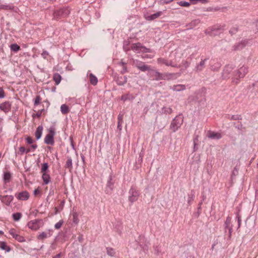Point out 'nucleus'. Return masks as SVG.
Returning a JSON list of instances; mask_svg holds the SVG:
<instances>
[{
    "instance_id": "nucleus-1",
    "label": "nucleus",
    "mask_w": 258,
    "mask_h": 258,
    "mask_svg": "<svg viewBox=\"0 0 258 258\" xmlns=\"http://www.w3.org/2000/svg\"><path fill=\"white\" fill-rule=\"evenodd\" d=\"M248 73V68L243 66L239 69H235V66L232 64L225 65L221 73V78L223 80L231 79L232 82L238 84L241 78H244Z\"/></svg>"
},
{
    "instance_id": "nucleus-2",
    "label": "nucleus",
    "mask_w": 258,
    "mask_h": 258,
    "mask_svg": "<svg viewBox=\"0 0 258 258\" xmlns=\"http://www.w3.org/2000/svg\"><path fill=\"white\" fill-rule=\"evenodd\" d=\"M225 26V24H217L207 28L205 33L210 36H216L223 33Z\"/></svg>"
},
{
    "instance_id": "nucleus-3",
    "label": "nucleus",
    "mask_w": 258,
    "mask_h": 258,
    "mask_svg": "<svg viewBox=\"0 0 258 258\" xmlns=\"http://www.w3.org/2000/svg\"><path fill=\"white\" fill-rule=\"evenodd\" d=\"M183 121V117L182 114L176 115L171 122L170 129L173 132H176L182 124Z\"/></svg>"
},
{
    "instance_id": "nucleus-4",
    "label": "nucleus",
    "mask_w": 258,
    "mask_h": 258,
    "mask_svg": "<svg viewBox=\"0 0 258 258\" xmlns=\"http://www.w3.org/2000/svg\"><path fill=\"white\" fill-rule=\"evenodd\" d=\"M70 14V10L68 7H63L54 11L53 13L54 18L59 20L68 17Z\"/></svg>"
},
{
    "instance_id": "nucleus-5",
    "label": "nucleus",
    "mask_w": 258,
    "mask_h": 258,
    "mask_svg": "<svg viewBox=\"0 0 258 258\" xmlns=\"http://www.w3.org/2000/svg\"><path fill=\"white\" fill-rule=\"evenodd\" d=\"M115 181V176H114L111 172L108 177L106 184L105 189V192L106 194L111 195L112 194L114 188Z\"/></svg>"
},
{
    "instance_id": "nucleus-6",
    "label": "nucleus",
    "mask_w": 258,
    "mask_h": 258,
    "mask_svg": "<svg viewBox=\"0 0 258 258\" xmlns=\"http://www.w3.org/2000/svg\"><path fill=\"white\" fill-rule=\"evenodd\" d=\"M48 132V134L46 135L44 138V142L47 145H53L54 144V136L55 134L54 127H50Z\"/></svg>"
},
{
    "instance_id": "nucleus-7",
    "label": "nucleus",
    "mask_w": 258,
    "mask_h": 258,
    "mask_svg": "<svg viewBox=\"0 0 258 258\" xmlns=\"http://www.w3.org/2000/svg\"><path fill=\"white\" fill-rule=\"evenodd\" d=\"M140 196L139 191L135 187L132 186L129 190L128 201L131 203L137 201Z\"/></svg>"
},
{
    "instance_id": "nucleus-8",
    "label": "nucleus",
    "mask_w": 258,
    "mask_h": 258,
    "mask_svg": "<svg viewBox=\"0 0 258 258\" xmlns=\"http://www.w3.org/2000/svg\"><path fill=\"white\" fill-rule=\"evenodd\" d=\"M231 218L229 216H228L226 220L224 222V232L225 233H226L227 232L228 233V239H230L231 237V234L233 231L232 229V225L231 224Z\"/></svg>"
},
{
    "instance_id": "nucleus-9",
    "label": "nucleus",
    "mask_w": 258,
    "mask_h": 258,
    "mask_svg": "<svg viewBox=\"0 0 258 258\" xmlns=\"http://www.w3.org/2000/svg\"><path fill=\"white\" fill-rule=\"evenodd\" d=\"M41 221V220H35L31 221L28 223L27 226L30 229L32 230H36L40 227Z\"/></svg>"
},
{
    "instance_id": "nucleus-10",
    "label": "nucleus",
    "mask_w": 258,
    "mask_h": 258,
    "mask_svg": "<svg viewBox=\"0 0 258 258\" xmlns=\"http://www.w3.org/2000/svg\"><path fill=\"white\" fill-rule=\"evenodd\" d=\"M157 62L160 64H164L166 66H171L173 68H179V66L173 62L171 60H168L164 58L160 57L157 59Z\"/></svg>"
},
{
    "instance_id": "nucleus-11",
    "label": "nucleus",
    "mask_w": 258,
    "mask_h": 258,
    "mask_svg": "<svg viewBox=\"0 0 258 258\" xmlns=\"http://www.w3.org/2000/svg\"><path fill=\"white\" fill-rule=\"evenodd\" d=\"M132 49L135 51L142 50L145 52H149L150 49L147 48L146 47L143 46L142 44L140 42L133 44Z\"/></svg>"
},
{
    "instance_id": "nucleus-12",
    "label": "nucleus",
    "mask_w": 258,
    "mask_h": 258,
    "mask_svg": "<svg viewBox=\"0 0 258 258\" xmlns=\"http://www.w3.org/2000/svg\"><path fill=\"white\" fill-rule=\"evenodd\" d=\"M114 81H115L118 86H123L127 82V77L126 76H119L115 75L114 76Z\"/></svg>"
},
{
    "instance_id": "nucleus-13",
    "label": "nucleus",
    "mask_w": 258,
    "mask_h": 258,
    "mask_svg": "<svg viewBox=\"0 0 258 258\" xmlns=\"http://www.w3.org/2000/svg\"><path fill=\"white\" fill-rule=\"evenodd\" d=\"M251 94L250 96L252 98H258V81L255 82L250 87Z\"/></svg>"
},
{
    "instance_id": "nucleus-14",
    "label": "nucleus",
    "mask_w": 258,
    "mask_h": 258,
    "mask_svg": "<svg viewBox=\"0 0 258 258\" xmlns=\"http://www.w3.org/2000/svg\"><path fill=\"white\" fill-rule=\"evenodd\" d=\"M15 196L19 200L26 201L29 198L30 195L27 191L24 190L16 194Z\"/></svg>"
},
{
    "instance_id": "nucleus-15",
    "label": "nucleus",
    "mask_w": 258,
    "mask_h": 258,
    "mask_svg": "<svg viewBox=\"0 0 258 258\" xmlns=\"http://www.w3.org/2000/svg\"><path fill=\"white\" fill-rule=\"evenodd\" d=\"M247 40H242L240 42L237 43L233 46V50L235 51L240 50L245 47L247 44Z\"/></svg>"
},
{
    "instance_id": "nucleus-16",
    "label": "nucleus",
    "mask_w": 258,
    "mask_h": 258,
    "mask_svg": "<svg viewBox=\"0 0 258 258\" xmlns=\"http://www.w3.org/2000/svg\"><path fill=\"white\" fill-rule=\"evenodd\" d=\"M181 73H163V77L165 79H163L164 80H170L176 79L177 77L180 76Z\"/></svg>"
},
{
    "instance_id": "nucleus-17",
    "label": "nucleus",
    "mask_w": 258,
    "mask_h": 258,
    "mask_svg": "<svg viewBox=\"0 0 258 258\" xmlns=\"http://www.w3.org/2000/svg\"><path fill=\"white\" fill-rule=\"evenodd\" d=\"M136 67L141 71L144 72L151 70L150 66L145 64L142 61H138L136 64Z\"/></svg>"
},
{
    "instance_id": "nucleus-18",
    "label": "nucleus",
    "mask_w": 258,
    "mask_h": 258,
    "mask_svg": "<svg viewBox=\"0 0 258 258\" xmlns=\"http://www.w3.org/2000/svg\"><path fill=\"white\" fill-rule=\"evenodd\" d=\"M1 201L7 206H9L14 199V197L12 195H0Z\"/></svg>"
},
{
    "instance_id": "nucleus-19",
    "label": "nucleus",
    "mask_w": 258,
    "mask_h": 258,
    "mask_svg": "<svg viewBox=\"0 0 258 258\" xmlns=\"http://www.w3.org/2000/svg\"><path fill=\"white\" fill-rule=\"evenodd\" d=\"M12 104L9 101H5L0 104V109L5 113L9 112L11 109Z\"/></svg>"
},
{
    "instance_id": "nucleus-20",
    "label": "nucleus",
    "mask_w": 258,
    "mask_h": 258,
    "mask_svg": "<svg viewBox=\"0 0 258 258\" xmlns=\"http://www.w3.org/2000/svg\"><path fill=\"white\" fill-rule=\"evenodd\" d=\"M52 232L53 231L50 230H48L46 232H42L37 236V239L40 240H43L45 238L50 237L52 235Z\"/></svg>"
},
{
    "instance_id": "nucleus-21",
    "label": "nucleus",
    "mask_w": 258,
    "mask_h": 258,
    "mask_svg": "<svg viewBox=\"0 0 258 258\" xmlns=\"http://www.w3.org/2000/svg\"><path fill=\"white\" fill-rule=\"evenodd\" d=\"M162 14L163 13L162 11H159L153 14L146 16L145 19L147 21H153L161 16Z\"/></svg>"
},
{
    "instance_id": "nucleus-22",
    "label": "nucleus",
    "mask_w": 258,
    "mask_h": 258,
    "mask_svg": "<svg viewBox=\"0 0 258 258\" xmlns=\"http://www.w3.org/2000/svg\"><path fill=\"white\" fill-rule=\"evenodd\" d=\"M185 88V86L182 84H178L173 85V86H170V89L176 92L184 90Z\"/></svg>"
},
{
    "instance_id": "nucleus-23",
    "label": "nucleus",
    "mask_w": 258,
    "mask_h": 258,
    "mask_svg": "<svg viewBox=\"0 0 258 258\" xmlns=\"http://www.w3.org/2000/svg\"><path fill=\"white\" fill-rule=\"evenodd\" d=\"M187 202L188 206H190L192 201L194 200L195 198V190L192 189L187 194Z\"/></svg>"
},
{
    "instance_id": "nucleus-24",
    "label": "nucleus",
    "mask_w": 258,
    "mask_h": 258,
    "mask_svg": "<svg viewBox=\"0 0 258 258\" xmlns=\"http://www.w3.org/2000/svg\"><path fill=\"white\" fill-rule=\"evenodd\" d=\"M207 59H208L205 58L203 60H202L196 67V71L198 72L202 71L205 66V62L207 60Z\"/></svg>"
},
{
    "instance_id": "nucleus-25",
    "label": "nucleus",
    "mask_w": 258,
    "mask_h": 258,
    "mask_svg": "<svg viewBox=\"0 0 258 258\" xmlns=\"http://www.w3.org/2000/svg\"><path fill=\"white\" fill-rule=\"evenodd\" d=\"M48 173L49 172L42 173V179L43 181V184L45 185L48 184L50 181V176Z\"/></svg>"
},
{
    "instance_id": "nucleus-26",
    "label": "nucleus",
    "mask_w": 258,
    "mask_h": 258,
    "mask_svg": "<svg viewBox=\"0 0 258 258\" xmlns=\"http://www.w3.org/2000/svg\"><path fill=\"white\" fill-rule=\"evenodd\" d=\"M135 98V96L130 93L123 94L121 96L120 99L123 101L127 100L133 101Z\"/></svg>"
},
{
    "instance_id": "nucleus-27",
    "label": "nucleus",
    "mask_w": 258,
    "mask_h": 258,
    "mask_svg": "<svg viewBox=\"0 0 258 258\" xmlns=\"http://www.w3.org/2000/svg\"><path fill=\"white\" fill-rule=\"evenodd\" d=\"M43 127L42 125H39L37 128L35 133V136L37 140H39L42 136Z\"/></svg>"
},
{
    "instance_id": "nucleus-28",
    "label": "nucleus",
    "mask_w": 258,
    "mask_h": 258,
    "mask_svg": "<svg viewBox=\"0 0 258 258\" xmlns=\"http://www.w3.org/2000/svg\"><path fill=\"white\" fill-rule=\"evenodd\" d=\"M208 137L212 139L219 140L222 138V135L220 133H219L210 132Z\"/></svg>"
},
{
    "instance_id": "nucleus-29",
    "label": "nucleus",
    "mask_w": 258,
    "mask_h": 258,
    "mask_svg": "<svg viewBox=\"0 0 258 258\" xmlns=\"http://www.w3.org/2000/svg\"><path fill=\"white\" fill-rule=\"evenodd\" d=\"M226 117L230 120H241L242 117L240 114L230 115L226 114Z\"/></svg>"
},
{
    "instance_id": "nucleus-30",
    "label": "nucleus",
    "mask_w": 258,
    "mask_h": 258,
    "mask_svg": "<svg viewBox=\"0 0 258 258\" xmlns=\"http://www.w3.org/2000/svg\"><path fill=\"white\" fill-rule=\"evenodd\" d=\"M143 154L140 153L138 158L135 162V168L136 170L138 169L141 167V164L143 162Z\"/></svg>"
},
{
    "instance_id": "nucleus-31",
    "label": "nucleus",
    "mask_w": 258,
    "mask_h": 258,
    "mask_svg": "<svg viewBox=\"0 0 258 258\" xmlns=\"http://www.w3.org/2000/svg\"><path fill=\"white\" fill-rule=\"evenodd\" d=\"M15 7L13 4H0V9L4 10H13Z\"/></svg>"
},
{
    "instance_id": "nucleus-32",
    "label": "nucleus",
    "mask_w": 258,
    "mask_h": 258,
    "mask_svg": "<svg viewBox=\"0 0 258 258\" xmlns=\"http://www.w3.org/2000/svg\"><path fill=\"white\" fill-rule=\"evenodd\" d=\"M64 167L66 168L69 169L70 171H71L73 169V163H72V159L71 157L68 156L67 160L66 162Z\"/></svg>"
},
{
    "instance_id": "nucleus-33",
    "label": "nucleus",
    "mask_w": 258,
    "mask_h": 258,
    "mask_svg": "<svg viewBox=\"0 0 258 258\" xmlns=\"http://www.w3.org/2000/svg\"><path fill=\"white\" fill-rule=\"evenodd\" d=\"M11 178L12 174L10 171H7L4 173L3 180L5 183L9 182Z\"/></svg>"
},
{
    "instance_id": "nucleus-34",
    "label": "nucleus",
    "mask_w": 258,
    "mask_h": 258,
    "mask_svg": "<svg viewBox=\"0 0 258 258\" xmlns=\"http://www.w3.org/2000/svg\"><path fill=\"white\" fill-rule=\"evenodd\" d=\"M89 77L90 83L93 86L96 85L98 83L97 78L92 73H90L89 75Z\"/></svg>"
},
{
    "instance_id": "nucleus-35",
    "label": "nucleus",
    "mask_w": 258,
    "mask_h": 258,
    "mask_svg": "<svg viewBox=\"0 0 258 258\" xmlns=\"http://www.w3.org/2000/svg\"><path fill=\"white\" fill-rule=\"evenodd\" d=\"M221 67V64L219 62H216L210 66V70L214 72H217Z\"/></svg>"
},
{
    "instance_id": "nucleus-36",
    "label": "nucleus",
    "mask_w": 258,
    "mask_h": 258,
    "mask_svg": "<svg viewBox=\"0 0 258 258\" xmlns=\"http://www.w3.org/2000/svg\"><path fill=\"white\" fill-rule=\"evenodd\" d=\"M10 50L12 52H14L15 53L18 52L20 50H21L20 46L18 45L17 43H13L11 44L10 46Z\"/></svg>"
},
{
    "instance_id": "nucleus-37",
    "label": "nucleus",
    "mask_w": 258,
    "mask_h": 258,
    "mask_svg": "<svg viewBox=\"0 0 258 258\" xmlns=\"http://www.w3.org/2000/svg\"><path fill=\"white\" fill-rule=\"evenodd\" d=\"M154 73L153 76L154 77V79L157 81L163 80V74L160 73L157 71H153Z\"/></svg>"
},
{
    "instance_id": "nucleus-38",
    "label": "nucleus",
    "mask_w": 258,
    "mask_h": 258,
    "mask_svg": "<svg viewBox=\"0 0 258 258\" xmlns=\"http://www.w3.org/2000/svg\"><path fill=\"white\" fill-rule=\"evenodd\" d=\"M61 76L58 73H56L54 74L53 76V79L54 81L55 84L56 85H58L60 83L61 80Z\"/></svg>"
},
{
    "instance_id": "nucleus-39",
    "label": "nucleus",
    "mask_w": 258,
    "mask_h": 258,
    "mask_svg": "<svg viewBox=\"0 0 258 258\" xmlns=\"http://www.w3.org/2000/svg\"><path fill=\"white\" fill-rule=\"evenodd\" d=\"M173 110L171 108L167 107H163L161 108L160 112L162 114H170L172 112Z\"/></svg>"
},
{
    "instance_id": "nucleus-40",
    "label": "nucleus",
    "mask_w": 258,
    "mask_h": 258,
    "mask_svg": "<svg viewBox=\"0 0 258 258\" xmlns=\"http://www.w3.org/2000/svg\"><path fill=\"white\" fill-rule=\"evenodd\" d=\"M60 111L62 114H66L69 112L70 109L67 105L63 104L60 106Z\"/></svg>"
},
{
    "instance_id": "nucleus-41",
    "label": "nucleus",
    "mask_w": 258,
    "mask_h": 258,
    "mask_svg": "<svg viewBox=\"0 0 258 258\" xmlns=\"http://www.w3.org/2000/svg\"><path fill=\"white\" fill-rule=\"evenodd\" d=\"M106 249L107 254L109 256H111V257H114L115 256L116 252H115L114 249H113L112 247H107Z\"/></svg>"
},
{
    "instance_id": "nucleus-42",
    "label": "nucleus",
    "mask_w": 258,
    "mask_h": 258,
    "mask_svg": "<svg viewBox=\"0 0 258 258\" xmlns=\"http://www.w3.org/2000/svg\"><path fill=\"white\" fill-rule=\"evenodd\" d=\"M49 165L48 163L47 162L43 163L41 165V173L43 172H49Z\"/></svg>"
},
{
    "instance_id": "nucleus-43",
    "label": "nucleus",
    "mask_w": 258,
    "mask_h": 258,
    "mask_svg": "<svg viewBox=\"0 0 258 258\" xmlns=\"http://www.w3.org/2000/svg\"><path fill=\"white\" fill-rule=\"evenodd\" d=\"M0 248L2 250H5L7 252L11 250V248L7 246L6 242L4 241H0Z\"/></svg>"
},
{
    "instance_id": "nucleus-44",
    "label": "nucleus",
    "mask_w": 258,
    "mask_h": 258,
    "mask_svg": "<svg viewBox=\"0 0 258 258\" xmlns=\"http://www.w3.org/2000/svg\"><path fill=\"white\" fill-rule=\"evenodd\" d=\"M238 170H239V168L237 167V166H236L234 168V169L232 172L231 175V179L232 181H233L235 178L236 176L238 175Z\"/></svg>"
},
{
    "instance_id": "nucleus-45",
    "label": "nucleus",
    "mask_w": 258,
    "mask_h": 258,
    "mask_svg": "<svg viewBox=\"0 0 258 258\" xmlns=\"http://www.w3.org/2000/svg\"><path fill=\"white\" fill-rule=\"evenodd\" d=\"M12 217L14 221H18L22 217V214L21 213L17 212L13 214Z\"/></svg>"
},
{
    "instance_id": "nucleus-46",
    "label": "nucleus",
    "mask_w": 258,
    "mask_h": 258,
    "mask_svg": "<svg viewBox=\"0 0 258 258\" xmlns=\"http://www.w3.org/2000/svg\"><path fill=\"white\" fill-rule=\"evenodd\" d=\"M73 222L75 224H77L79 222L78 214L76 212H74L73 213Z\"/></svg>"
},
{
    "instance_id": "nucleus-47",
    "label": "nucleus",
    "mask_w": 258,
    "mask_h": 258,
    "mask_svg": "<svg viewBox=\"0 0 258 258\" xmlns=\"http://www.w3.org/2000/svg\"><path fill=\"white\" fill-rule=\"evenodd\" d=\"M236 219H237V223H238V226H237V228L236 230L239 232V229L241 225V218L240 215L238 213H237V214H236Z\"/></svg>"
},
{
    "instance_id": "nucleus-48",
    "label": "nucleus",
    "mask_w": 258,
    "mask_h": 258,
    "mask_svg": "<svg viewBox=\"0 0 258 258\" xmlns=\"http://www.w3.org/2000/svg\"><path fill=\"white\" fill-rule=\"evenodd\" d=\"M19 152H20L21 155H23L25 152L26 153H29L31 152V150L30 148L26 149L24 147L22 146L19 148Z\"/></svg>"
},
{
    "instance_id": "nucleus-49",
    "label": "nucleus",
    "mask_w": 258,
    "mask_h": 258,
    "mask_svg": "<svg viewBox=\"0 0 258 258\" xmlns=\"http://www.w3.org/2000/svg\"><path fill=\"white\" fill-rule=\"evenodd\" d=\"M41 98L39 95H37L34 100V106H37L41 103Z\"/></svg>"
},
{
    "instance_id": "nucleus-50",
    "label": "nucleus",
    "mask_w": 258,
    "mask_h": 258,
    "mask_svg": "<svg viewBox=\"0 0 258 258\" xmlns=\"http://www.w3.org/2000/svg\"><path fill=\"white\" fill-rule=\"evenodd\" d=\"M178 4L179 6L184 7H188L190 5V3L183 1L178 2Z\"/></svg>"
},
{
    "instance_id": "nucleus-51",
    "label": "nucleus",
    "mask_w": 258,
    "mask_h": 258,
    "mask_svg": "<svg viewBox=\"0 0 258 258\" xmlns=\"http://www.w3.org/2000/svg\"><path fill=\"white\" fill-rule=\"evenodd\" d=\"M202 204H203V201H201L198 204V211L196 213H195V216L197 217H198L201 213V209H202L201 206H202Z\"/></svg>"
},
{
    "instance_id": "nucleus-52",
    "label": "nucleus",
    "mask_w": 258,
    "mask_h": 258,
    "mask_svg": "<svg viewBox=\"0 0 258 258\" xmlns=\"http://www.w3.org/2000/svg\"><path fill=\"white\" fill-rule=\"evenodd\" d=\"M45 111L44 109L43 108V109H41L40 110H39L37 113L36 114H32V116L33 118H35V117H37L38 118H39L41 115V114L43 112H44Z\"/></svg>"
},
{
    "instance_id": "nucleus-53",
    "label": "nucleus",
    "mask_w": 258,
    "mask_h": 258,
    "mask_svg": "<svg viewBox=\"0 0 258 258\" xmlns=\"http://www.w3.org/2000/svg\"><path fill=\"white\" fill-rule=\"evenodd\" d=\"M198 141H199V140H198L197 137L194 138V152H196L198 150Z\"/></svg>"
},
{
    "instance_id": "nucleus-54",
    "label": "nucleus",
    "mask_w": 258,
    "mask_h": 258,
    "mask_svg": "<svg viewBox=\"0 0 258 258\" xmlns=\"http://www.w3.org/2000/svg\"><path fill=\"white\" fill-rule=\"evenodd\" d=\"M238 26H235L233 27H232L230 30H229V33L231 35H233L235 34L236 33V32L238 31Z\"/></svg>"
},
{
    "instance_id": "nucleus-55",
    "label": "nucleus",
    "mask_w": 258,
    "mask_h": 258,
    "mask_svg": "<svg viewBox=\"0 0 258 258\" xmlns=\"http://www.w3.org/2000/svg\"><path fill=\"white\" fill-rule=\"evenodd\" d=\"M235 122L233 123L234 126L238 130H242L243 128H245V127L243 126L241 122L238 121V124L237 125H235Z\"/></svg>"
},
{
    "instance_id": "nucleus-56",
    "label": "nucleus",
    "mask_w": 258,
    "mask_h": 258,
    "mask_svg": "<svg viewBox=\"0 0 258 258\" xmlns=\"http://www.w3.org/2000/svg\"><path fill=\"white\" fill-rule=\"evenodd\" d=\"M155 253L158 255L161 253V250L159 246H153Z\"/></svg>"
},
{
    "instance_id": "nucleus-57",
    "label": "nucleus",
    "mask_w": 258,
    "mask_h": 258,
    "mask_svg": "<svg viewBox=\"0 0 258 258\" xmlns=\"http://www.w3.org/2000/svg\"><path fill=\"white\" fill-rule=\"evenodd\" d=\"M63 221H59L58 222L56 223L55 225H54V228L56 229H59L61 226H62V224H63Z\"/></svg>"
},
{
    "instance_id": "nucleus-58",
    "label": "nucleus",
    "mask_w": 258,
    "mask_h": 258,
    "mask_svg": "<svg viewBox=\"0 0 258 258\" xmlns=\"http://www.w3.org/2000/svg\"><path fill=\"white\" fill-rule=\"evenodd\" d=\"M16 240H17L18 241L20 242L25 241V238L23 236H21L20 235H18V236H17V238H16Z\"/></svg>"
},
{
    "instance_id": "nucleus-59",
    "label": "nucleus",
    "mask_w": 258,
    "mask_h": 258,
    "mask_svg": "<svg viewBox=\"0 0 258 258\" xmlns=\"http://www.w3.org/2000/svg\"><path fill=\"white\" fill-rule=\"evenodd\" d=\"M26 141L27 143V144L30 145L32 144L34 142V140H33V139L30 136H28L26 138Z\"/></svg>"
},
{
    "instance_id": "nucleus-60",
    "label": "nucleus",
    "mask_w": 258,
    "mask_h": 258,
    "mask_svg": "<svg viewBox=\"0 0 258 258\" xmlns=\"http://www.w3.org/2000/svg\"><path fill=\"white\" fill-rule=\"evenodd\" d=\"M136 242L137 243V244L139 245L142 248H143V250L145 252V250L146 251H148V246L147 245H144V246H143V245H142L141 244H140L138 241H136Z\"/></svg>"
},
{
    "instance_id": "nucleus-61",
    "label": "nucleus",
    "mask_w": 258,
    "mask_h": 258,
    "mask_svg": "<svg viewBox=\"0 0 258 258\" xmlns=\"http://www.w3.org/2000/svg\"><path fill=\"white\" fill-rule=\"evenodd\" d=\"M48 55H49V53L46 50H43L42 51V53H41L42 57L44 59H46Z\"/></svg>"
},
{
    "instance_id": "nucleus-62",
    "label": "nucleus",
    "mask_w": 258,
    "mask_h": 258,
    "mask_svg": "<svg viewBox=\"0 0 258 258\" xmlns=\"http://www.w3.org/2000/svg\"><path fill=\"white\" fill-rule=\"evenodd\" d=\"M127 72H128V71L127 70L126 66L122 67V69L120 71V73L121 74H124Z\"/></svg>"
},
{
    "instance_id": "nucleus-63",
    "label": "nucleus",
    "mask_w": 258,
    "mask_h": 258,
    "mask_svg": "<svg viewBox=\"0 0 258 258\" xmlns=\"http://www.w3.org/2000/svg\"><path fill=\"white\" fill-rule=\"evenodd\" d=\"M5 97V92L2 88H0V98Z\"/></svg>"
},
{
    "instance_id": "nucleus-64",
    "label": "nucleus",
    "mask_w": 258,
    "mask_h": 258,
    "mask_svg": "<svg viewBox=\"0 0 258 258\" xmlns=\"http://www.w3.org/2000/svg\"><path fill=\"white\" fill-rule=\"evenodd\" d=\"M37 144H32L30 148V150L34 151L36 149H37Z\"/></svg>"
}]
</instances>
